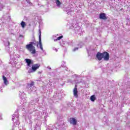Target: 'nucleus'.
I'll use <instances>...</instances> for the list:
<instances>
[{
	"label": "nucleus",
	"instance_id": "f257e3e1",
	"mask_svg": "<svg viewBox=\"0 0 130 130\" xmlns=\"http://www.w3.org/2000/svg\"><path fill=\"white\" fill-rule=\"evenodd\" d=\"M36 42H30L29 43L26 45V49L29 51L31 54H35L36 53V50L35 49V45Z\"/></svg>",
	"mask_w": 130,
	"mask_h": 130
},
{
	"label": "nucleus",
	"instance_id": "f03ea898",
	"mask_svg": "<svg viewBox=\"0 0 130 130\" xmlns=\"http://www.w3.org/2000/svg\"><path fill=\"white\" fill-rule=\"evenodd\" d=\"M12 119L15 125H19V124H20L19 123V115L18 114V113L16 112L12 115Z\"/></svg>",
	"mask_w": 130,
	"mask_h": 130
},
{
	"label": "nucleus",
	"instance_id": "7ed1b4c3",
	"mask_svg": "<svg viewBox=\"0 0 130 130\" xmlns=\"http://www.w3.org/2000/svg\"><path fill=\"white\" fill-rule=\"evenodd\" d=\"M27 90L28 92H31L34 91H36V87L34 86V82H31L30 84H28L27 86Z\"/></svg>",
	"mask_w": 130,
	"mask_h": 130
},
{
	"label": "nucleus",
	"instance_id": "20e7f679",
	"mask_svg": "<svg viewBox=\"0 0 130 130\" xmlns=\"http://www.w3.org/2000/svg\"><path fill=\"white\" fill-rule=\"evenodd\" d=\"M40 67V64H35L32 66L31 69L28 71L29 74L30 73H34L38 70V68Z\"/></svg>",
	"mask_w": 130,
	"mask_h": 130
},
{
	"label": "nucleus",
	"instance_id": "39448f33",
	"mask_svg": "<svg viewBox=\"0 0 130 130\" xmlns=\"http://www.w3.org/2000/svg\"><path fill=\"white\" fill-rule=\"evenodd\" d=\"M103 58H104V60L106 61L109 60V53L107 52H104L103 53Z\"/></svg>",
	"mask_w": 130,
	"mask_h": 130
},
{
	"label": "nucleus",
	"instance_id": "423d86ee",
	"mask_svg": "<svg viewBox=\"0 0 130 130\" xmlns=\"http://www.w3.org/2000/svg\"><path fill=\"white\" fill-rule=\"evenodd\" d=\"M39 44L40 45V48L41 50L43 51V52H44L45 50L43 49V47L42 46V43L41 42V31L40 30V35L39 37Z\"/></svg>",
	"mask_w": 130,
	"mask_h": 130
},
{
	"label": "nucleus",
	"instance_id": "0eeeda50",
	"mask_svg": "<svg viewBox=\"0 0 130 130\" xmlns=\"http://www.w3.org/2000/svg\"><path fill=\"white\" fill-rule=\"evenodd\" d=\"M96 57L98 60H102V58H103V53L98 52L96 55Z\"/></svg>",
	"mask_w": 130,
	"mask_h": 130
},
{
	"label": "nucleus",
	"instance_id": "6e6552de",
	"mask_svg": "<svg viewBox=\"0 0 130 130\" xmlns=\"http://www.w3.org/2000/svg\"><path fill=\"white\" fill-rule=\"evenodd\" d=\"M25 62L27 63V67H32V64H33V61L28 58L25 59Z\"/></svg>",
	"mask_w": 130,
	"mask_h": 130
},
{
	"label": "nucleus",
	"instance_id": "1a4fd4ad",
	"mask_svg": "<svg viewBox=\"0 0 130 130\" xmlns=\"http://www.w3.org/2000/svg\"><path fill=\"white\" fill-rule=\"evenodd\" d=\"M70 122L71 124L76 125L77 124V120L75 118H71Z\"/></svg>",
	"mask_w": 130,
	"mask_h": 130
},
{
	"label": "nucleus",
	"instance_id": "9d476101",
	"mask_svg": "<svg viewBox=\"0 0 130 130\" xmlns=\"http://www.w3.org/2000/svg\"><path fill=\"white\" fill-rule=\"evenodd\" d=\"M100 19H101L102 20H106L107 18L106 17L105 13H101L100 15Z\"/></svg>",
	"mask_w": 130,
	"mask_h": 130
},
{
	"label": "nucleus",
	"instance_id": "9b49d317",
	"mask_svg": "<svg viewBox=\"0 0 130 130\" xmlns=\"http://www.w3.org/2000/svg\"><path fill=\"white\" fill-rule=\"evenodd\" d=\"M3 79L4 81V83L6 85L8 86L9 85V81H8V79H7V77H5V76H3Z\"/></svg>",
	"mask_w": 130,
	"mask_h": 130
},
{
	"label": "nucleus",
	"instance_id": "f8f14e48",
	"mask_svg": "<svg viewBox=\"0 0 130 130\" xmlns=\"http://www.w3.org/2000/svg\"><path fill=\"white\" fill-rule=\"evenodd\" d=\"M74 29L75 31V33H76L77 34H80V32H81L82 31V29H81V28H80V27H78V28H76V27L73 26Z\"/></svg>",
	"mask_w": 130,
	"mask_h": 130
},
{
	"label": "nucleus",
	"instance_id": "ddd939ff",
	"mask_svg": "<svg viewBox=\"0 0 130 130\" xmlns=\"http://www.w3.org/2000/svg\"><path fill=\"white\" fill-rule=\"evenodd\" d=\"M3 42L5 46H7V47H9L10 46V42L9 41V40L5 39L3 40Z\"/></svg>",
	"mask_w": 130,
	"mask_h": 130
},
{
	"label": "nucleus",
	"instance_id": "4468645a",
	"mask_svg": "<svg viewBox=\"0 0 130 130\" xmlns=\"http://www.w3.org/2000/svg\"><path fill=\"white\" fill-rule=\"evenodd\" d=\"M73 93L75 97H78V89L76 87L74 89Z\"/></svg>",
	"mask_w": 130,
	"mask_h": 130
},
{
	"label": "nucleus",
	"instance_id": "2eb2a0df",
	"mask_svg": "<svg viewBox=\"0 0 130 130\" xmlns=\"http://www.w3.org/2000/svg\"><path fill=\"white\" fill-rule=\"evenodd\" d=\"M90 100L92 102H94L96 100V97H95V95H92L90 96Z\"/></svg>",
	"mask_w": 130,
	"mask_h": 130
},
{
	"label": "nucleus",
	"instance_id": "dca6fc26",
	"mask_svg": "<svg viewBox=\"0 0 130 130\" xmlns=\"http://www.w3.org/2000/svg\"><path fill=\"white\" fill-rule=\"evenodd\" d=\"M55 3L57 7L59 8V7H60V5H61V3L60 2V1L59 0H56Z\"/></svg>",
	"mask_w": 130,
	"mask_h": 130
},
{
	"label": "nucleus",
	"instance_id": "f3484780",
	"mask_svg": "<svg viewBox=\"0 0 130 130\" xmlns=\"http://www.w3.org/2000/svg\"><path fill=\"white\" fill-rule=\"evenodd\" d=\"M20 25L22 28H25V26H26V23L24 21H22L20 23Z\"/></svg>",
	"mask_w": 130,
	"mask_h": 130
},
{
	"label": "nucleus",
	"instance_id": "a211bd4d",
	"mask_svg": "<svg viewBox=\"0 0 130 130\" xmlns=\"http://www.w3.org/2000/svg\"><path fill=\"white\" fill-rule=\"evenodd\" d=\"M104 121L105 122V124L106 125L108 124V120H107V118H106L105 117L104 118Z\"/></svg>",
	"mask_w": 130,
	"mask_h": 130
},
{
	"label": "nucleus",
	"instance_id": "6ab92c4d",
	"mask_svg": "<svg viewBox=\"0 0 130 130\" xmlns=\"http://www.w3.org/2000/svg\"><path fill=\"white\" fill-rule=\"evenodd\" d=\"M47 130H57V128L55 126H52L51 128L47 129Z\"/></svg>",
	"mask_w": 130,
	"mask_h": 130
},
{
	"label": "nucleus",
	"instance_id": "aec40b11",
	"mask_svg": "<svg viewBox=\"0 0 130 130\" xmlns=\"http://www.w3.org/2000/svg\"><path fill=\"white\" fill-rule=\"evenodd\" d=\"M62 37H63V36H62L58 37V38H57L56 39L54 40V41L55 42V41H57V40H60V39H61Z\"/></svg>",
	"mask_w": 130,
	"mask_h": 130
},
{
	"label": "nucleus",
	"instance_id": "412c9836",
	"mask_svg": "<svg viewBox=\"0 0 130 130\" xmlns=\"http://www.w3.org/2000/svg\"><path fill=\"white\" fill-rule=\"evenodd\" d=\"M61 46L64 47V45L66 44V42L62 41L60 43Z\"/></svg>",
	"mask_w": 130,
	"mask_h": 130
},
{
	"label": "nucleus",
	"instance_id": "4be33fe9",
	"mask_svg": "<svg viewBox=\"0 0 130 130\" xmlns=\"http://www.w3.org/2000/svg\"><path fill=\"white\" fill-rule=\"evenodd\" d=\"M13 57H14V59H17V58H19V57H20V55H17L16 56L14 55Z\"/></svg>",
	"mask_w": 130,
	"mask_h": 130
},
{
	"label": "nucleus",
	"instance_id": "5701e85b",
	"mask_svg": "<svg viewBox=\"0 0 130 130\" xmlns=\"http://www.w3.org/2000/svg\"><path fill=\"white\" fill-rule=\"evenodd\" d=\"M26 2L27 4H29V6H32V3H31V2H30L29 0H26Z\"/></svg>",
	"mask_w": 130,
	"mask_h": 130
},
{
	"label": "nucleus",
	"instance_id": "b1692460",
	"mask_svg": "<svg viewBox=\"0 0 130 130\" xmlns=\"http://www.w3.org/2000/svg\"><path fill=\"white\" fill-rule=\"evenodd\" d=\"M22 101H23L24 103H26V102H27V101H26V98L22 99Z\"/></svg>",
	"mask_w": 130,
	"mask_h": 130
},
{
	"label": "nucleus",
	"instance_id": "393cba45",
	"mask_svg": "<svg viewBox=\"0 0 130 130\" xmlns=\"http://www.w3.org/2000/svg\"><path fill=\"white\" fill-rule=\"evenodd\" d=\"M7 19L8 20H9V21H10V20H11V17H10V16H9V14H7Z\"/></svg>",
	"mask_w": 130,
	"mask_h": 130
},
{
	"label": "nucleus",
	"instance_id": "a878e982",
	"mask_svg": "<svg viewBox=\"0 0 130 130\" xmlns=\"http://www.w3.org/2000/svg\"><path fill=\"white\" fill-rule=\"evenodd\" d=\"M78 49H79V48H78V47L75 48L73 49V51H76L78 50Z\"/></svg>",
	"mask_w": 130,
	"mask_h": 130
},
{
	"label": "nucleus",
	"instance_id": "bb28decb",
	"mask_svg": "<svg viewBox=\"0 0 130 130\" xmlns=\"http://www.w3.org/2000/svg\"><path fill=\"white\" fill-rule=\"evenodd\" d=\"M0 8H3V5L2 4V0H0Z\"/></svg>",
	"mask_w": 130,
	"mask_h": 130
},
{
	"label": "nucleus",
	"instance_id": "cd10ccee",
	"mask_svg": "<svg viewBox=\"0 0 130 130\" xmlns=\"http://www.w3.org/2000/svg\"><path fill=\"white\" fill-rule=\"evenodd\" d=\"M20 96L21 97V98H22V92H20V93H19Z\"/></svg>",
	"mask_w": 130,
	"mask_h": 130
},
{
	"label": "nucleus",
	"instance_id": "c85d7f7f",
	"mask_svg": "<svg viewBox=\"0 0 130 130\" xmlns=\"http://www.w3.org/2000/svg\"><path fill=\"white\" fill-rule=\"evenodd\" d=\"M87 52L88 53H90V51H89V50H87Z\"/></svg>",
	"mask_w": 130,
	"mask_h": 130
},
{
	"label": "nucleus",
	"instance_id": "c756f323",
	"mask_svg": "<svg viewBox=\"0 0 130 130\" xmlns=\"http://www.w3.org/2000/svg\"><path fill=\"white\" fill-rule=\"evenodd\" d=\"M2 119V115L0 114V120Z\"/></svg>",
	"mask_w": 130,
	"mask_h": 130
},
{
	"label": "nucleus",
	"instance_id": "7c9ffc66",
	"mask_svg": "<svg viewBox=\"0 0 130 130\" xmlns=\"http://www.w3.org/2000/svg\"><path fill=\"white\" fill-rule=\"evenodd\" d=\"M54 50H55L56 51H57V49H56V48H54L53 49Z\"/></svg>",
	"mask_w": 130,
	"mask_h": 130
},
{
	"label": "nucleus",
	"instance_id": "2f4dec72",
	"mask_svg": "<svg viewBox=\"0 0 130 130\" xmlns=\"http://www.w3.org/2000/svg\"><path fill=\"white\" fill-rule=\"evenodd\" d=\"M19 37H23V35H20Z\"/></svg>",
	"mask_w": 130,
	"mask_h": 130
},
{
	"label": "nucleus",
	"instance_id": "473e14b6",
	"mask_svg": "<svg viewBox=\"0 0 130 130\" xmlns=\"http://www.w3.org/2000/svg\"><path fill=\"white\" fill-rule=\"evenodd\" d=\"M48 69H49V70H51V68L50 67H48Z\"/></svg>",
	"mask_w": 130,
	"mask_h": 130
},
{
	"label": "nucleus",
	"instance_id": "72a5a7b5",
	"mask_svg": "<svg viewBox=\"0 0 130 130\" xmlns=\"http://www.w3.org/2000/svg\"><path fill=\"white\" fill-rule=\"evenodd\" d=\"M23 110H25V108H23Z\"/></svg>",
	"mask_w": 130,
	"mask_h": 130
},
{
	"label": "nucleus",
	"instance_id": "f704fd0d",
	"mask_svg": "<svg viewBox=\"0 0 130 130\" xmlns=\"http://www.w3.org/2000/svg\"><path fill=\"white\" fill-rule=\"evenodd\" d=\"M23 95H24V92H22Z\"/></svg>",
	"mask_w": 130,
	"mask_h": 130
},
{
	"label": "nucleus",
	"instance_id": "c9c22d12",
	"mask_svg": "<svg viewBox=\"0 0 130 130\" xmlns=\"http://www.w3.org/2000/svg\"><path fill=\"white\" fill-rule=\"evenodd\" d=\"M34 112H32V114H34Z\"/></svg>",
	"mask_w": 130,
	"mask_h": 130
},
{
	"label": "nucleus",
	"instance_id": "e433bc0d",
	"mask_svg": "<svg viewBox=\"0 0 130 130\" xmlns=\"http://www.w3.org/2000/svg\"><path fill=\"white\" fill-rule=\"evenodd\" d=\"M22 106H24V105H22Z\"/></svg>",
	"mask_w": 130,
	"mask_h": 130
},
{
	"label": "nucleus",
	"instance_id": "4c0bfd02",
	"mask_svg": "<svg viewBox=\"0 0 130 130\" xmlns=\"http://www.w3.org/2000/svg\"><path fill=\"white\" fill-rule=\"evenodd\" d=\"M0 62H1V60H0Z\"/></svg>",
	"mask_w": 130,
	"mask_h": 130
}]
</instances>
